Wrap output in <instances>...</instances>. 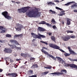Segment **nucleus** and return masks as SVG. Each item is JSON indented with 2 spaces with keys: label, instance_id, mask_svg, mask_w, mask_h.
<instances>
[{
  "label": "nucleus",
  "instance_id": "obj_1",
  "mask_svg": "<svg viewBox=\"0 0 77 77\" xmlns=\"http://www.w3.org/2000/svg\"><path fill=\"white\" fill-rule=\"evenodd\" d=\"M39 14V10L36 8L32 10H29L26 13L27 16L30 18H35L36 17L38 14Z\"/></svg>",
  "mask_w": 77,
  "mask_h": 77
},
{
  "label": "nucleus",
  "instance_id": "obj_2",
  "mask_svg": "<svg viewBox=\"0 0 77 77\" xmlns=\"http://www.w3.org/2000/svg\"><path fill=\"white\" fill-rule=\"evenodd\" d=\"M31 35H32V36H33V37L34 38H35V39L38 38L41 40L42 39L41 38H46L45 36L40 34L39 33L38 34V35L34 33H31Z\"/></svg>",
  "mask_w": 77,
  "mask_h": 77
},
{
  "label": "nucleus",
  "instance_id": "obj_3",
  "mask_svg": "<svg viewBox=\"0 0 77 77\" xmlns=\"http://www.w3.org/2000/svg\"><path fill=\"white\" fill-rule=\"evenodd\" d=\"M71 38H75V36L72 35L71 36L69 35H67L64 36L62 37V39H63L64 41H68L69 39Z\"/></svg>",
  "mask_w": 77,
  "mask_h": 77
},
{
  "label": "nucleus",
  "instance_id": "obj_4",
  "mask_svg": "<svg viewBox=\"0 0 77 77\" xmlns=\"http://www.w3.org/2000/svg\"><path fill=\"white\" fill-rule=\"evenodd\" d=\"M30 7H26L22 8L21 9H17V11H19V13H25L27 12V9L29 10Z\"/></svg>",
  "mask_w": 77,
  "mask_h": 77
},
{
  "label": "nucleus",
  "instance_id": "obj_5",
  "mask_svg": "<svg viewBox=\"0 0 77 77\" xmlns=\"http://www.w3.org/2000/svg\"><path fill=\"white\" fill-rule=\"evenodd\" d=\"M41 51H42V53H43L45 54H46V55H48V56L50 57H51L52 59H54V60H56V58L54 57L52 55L48 54V53L44 50L43 49H42L41 50Z\"/></svg>",
  "mask_w": 77,
  "mask_h": 77
},
{
  "label": "nucleus",
  "instance_id": "obj_6",
  "mask_svg": "<svg viewBox=\"0 0 77 77\" xmlns=\"http://www.w3.org/2000/svg\"><path fill=\"white\" fill-rule=\"evenodd\" d=\"M16 26L17 27L16 28V27H15V29H16V30H17V31L21 30V29L23 28V27H24L22 25L19 23L16 24Z\"/></svg>",
  "mask_w": 77,
  "mask_h": 77
},
{
  "label": "nucleus",
  "instance_id": "obj_7",
  "mask_svg": "<svg viewBox=\"0 0 77 77\" xmlns=\"http://www.w3.org/2000/svg\"><path fill=\"white\" fill-rule=\"evenodd\" d=\"M3 51L5 53H11L12 52V50L10 48H6L3 50Z\"/></svg>",
  "mask_w": 77,
  "mask_h": 77
},
{
  "label": "nucleus",
  "instance_id": "obj_8",
  "mask_svg": "<svg viewBox=\"0 0 77 77\" xmlns=\"http://www.w3.org/2000/svg\"><path fill=\"white\" fill-rule=\"evenodd\" d=\"M49 46L51 48H53L54 49H58V46L57 45L53 44H50L49 45Z\"/></svg>",
  "mask_w": 77,
  "mask_h": 77
},
{
  "label": "nucleus",
  "instance_id": "obj_9",
  "mask_svg": "<svg viewBox=\"0 0 77 77\" xmlns=\"http://www.w3.org/2000/svg\"><path fill=\"white\" fill-rule=\"evenodd\" d=\"M6 74L7 76H10V75H11L13 77H16L18 76V74L16 72L15 73H8Z\"/></svg>",
  "mask_w": 77,
  "mask_h": 77
},
{
  "label": "nucleus",
  "instance_id": "obj_10",
  "mask_svg": "<svg viewBox=\"0 0 77 77\" xmlns=\"http://www.w3.org/2000/svg\"><path fill=\"white\" fill-rule=\"evenodd\" d=\"M67 48H68L69 51V52L70 54H73L75 55L76 54V53L75 52H74V51L71 49V48L70 47H67Z\"/></svg>",
  "mask_w": 77,
  "mask_h": 77
},
{
  "label": "nucleus",
  "instance_id": "obj_11",
  "mask_svg": "<svg viewBox=\"0 0 77 77\" xmlns=\"http://www.w3.org/2000/svg\"><path fill=\"white\" fill-rule=\"evenodd\" d=\"M70 68H72L77 69V66L73 63L70 64Z\"/></svg>",
  "mask_w": 77,
  "mask_h": 77
},
{
  "label": "nucleus",
  "instance_id": "obj_12",
  "mask_svg": "<svg viewBox=\"0 0 77 77\" xmlns=\"http://www.w3.org/2000/svg\"><path fill=\"white\" fill-rule=\"evenodd\" d=\"M57 60H58L59 62H61L62 63V64H63V63L65 62V61L63 60L62 58H60V57H57Z\"/></svg>",
  "mask_w": 77,
  "mask_h": 77
},
{
  "label": "nucleus",
  "instance_id": "obj_13",
  "mask_svg": "<svg viewBox=\"0 0 77 77\" xmlns=\"http://www.w3.org/2000/svg\"><path fill=\"white\" fill-rule=\"evenodd\" d=\"M38 31H40V32H44V31H46V30L44 28L40 27H38Z\"/></svg>",
  "mask_w": 77,
  "mask_h": 77
},
{
  "label": "nucleus",
  "instance_id": "obj_14",
  "mask_svg": "<svg viewBox=\"0 0 77 77\" xmlns=\"http://www.w3.org/2000/svg\"><path fill=\"white\" fill-rule=\"evenodd\" d=\"M2 14L5 18L8 15V12L5 11L2 13Z\"/></svg>",
  "mask_w": 77,
  "mask_h": 77
},
{
  "label": "nucleus",
  "instance_id": "obj_15",
  "mask_svg": "<svg viewBox=\"0 0 77 77\" xmlns=\"http://www.w3.org/2000/svg\"><path fill=\"white\" fill-rule=\"evenodd\" d=\"M51 74H54V75H63V73H60L59 72H55L54 73H51Z\"/></svg>",
  "mask_w": 77,
  "mask_h": 77
},
{
  "label": "nucleus",
  "instance_id": "obj_16",
  "mask_svg": "<svg viewBox=\"0 0 77 77\" xmlns=\"http://www.w3.org/2000/svg\"><path fill=\"white\" fill-rule=\"evenodd\" d=\"M72 3H75V4H77V3H75V2H69L67 4H66L65 5V6H69V5H71Z\"/></svg>",
  "mask_w": 77,
  "mask_h": 77
},
{
  "label": "nucleus",
  "instance_id": "obj_17",
  "mask_svg": "<svg viewBox=\"0 0 77 77\" xmlns=\"http://www.w3.org/2000/svg\"><path fill=\"white\" fill-rule=\"evenodd\" d=\"M65 11H61V14H59L58 15L59 16H63V15H65Z\"/></svg>",
  "mask_w": 77,
  "mask_h": 77
},
{
  "label": "nucleus",
  "instance_id": "obj_18",
  "mask_svg": "<svg viewBox=\"0 0 77 77\" xmlns=\"http://www.w3.org/2000/svg\"><path fill=\"white\" fill-rule=\"evenodd\" d=\"M51 40L54 41V42H56V37L54 36H52L51 37Z\"/></svg>",
  "mask_w": 77,
  "mask_h": 77
},
{
  "label": "nucleus",
  "instance_id": "obj_19",
  "mask_svg": "<svg viewBox=\"0 0 77 77\" xmlns=\"http://www.w3.org/2000/svg\"><path fill=\"white\" fill-rule=\"evenodd\" d=\"M32 68H38V65L37 64H34L32 66Z\"/></svg>",
  "mask_w": 77,
  "mask_h": 77
},
{
  "label": "nucleus",
  "instance_id": "obj_20",
  "mask_svg": "<svg viewBox=\"0 0 77 77\" xmlns=\"http://www.w3.org/2000/svg\"><path fill=\"white\" fill-rule=\"evenodd\" d=\"M46 22L45 21H42L38 23V24H45Z\"/></svg>",
  "mask_w": 77,
  "mask_h": 77
},
{
  "label": "nucleus",
  "instance_id": "obj_21",
  "mask_svg": "<svg viewBox=\"0 0 77 77\" xmlns=\"http://www.w3.org/2000/svg\"><path fill=\"white\" fill-rule=\"evenodd\" d=\"M58 49H56L57 50H60V51H61L62 53H65V51H64L63 50H62V49L60 48V47L59 46H58Z\"/></svg>",
  "mask_w": 77,
  "mask_h": 77
},
{
  "label": "nucleus",
  "instance_id": "obj_22",
  "mask_svg": "<svg viewBox=\"0 0 77 77\" xmlns=\"http://www.w3.org/2000/svg\"><path fill=\"white\" fill-rule=\"evenodd\" d=\"M23 36V34H20V35H15L14 36V38H17V37H19V36Z\"/></svg>",
  "mask_w": 77,
  "mask_h": 77
},
{
  "label": "nucleus",
  "instance_id": "obj_23",
  "mask_svg": "<svg viewBox=\"0 0 77 77\" xmlns=\"http://www.w3.org/2000/svg\"><path fill=\"white\" fill-rule=\"evenodd\" d=\"M70 20V19H68L67 21V24L68 25H70L71 24V21H69Z\"/></svg>",
  "mask_w": 77,
  "mask_h": 77
},
{
  "label": "nucleus",
  "instance_id": "obj_24",
  "mask_svg": "<svg viewBox=\"0 0 77 77\" xmlns=\"http://www.w3.org/2000/svg\"><path fill=\"white\" fill-rule=\"evenodd\" d=\"M74 8H77V5L76 4H73L71 6V8L72 9Z\"/></svg>",
  "mask_w": 77,
  "mask_h": 77
},
{
  "label": "nucleus",
  "instance_id": "obj_25",
  "mask_svg": "<svg viewBox=\"0 0 77 77\" xmlns=\"http://www.w3.org/2000/svg\"><path fill=\"white\" fill-rule=\"evenodd\" d=\"M60 72V73H63V72H64L65 73H66V72H67V71L66 70L63 69L61 70Z\"/></svg>",
  "mask_w": 77,
  "mask_h": 77
},
{
  "label": "nucleus",
  "instance_id": "obj_26",
  "mask_svg": "<svg viewBox=\"0 0 77 77\" xmlns=\"http://www.w3.org/2000/svg\"><path fill=\"white\" fill-rule=\"evenodd\" d=\"M5 18H7V20H11L12 18V17H10V16L8 15L7 16H6L5 17Z\"/></svg>",
  "mask_w": 77,
  "mask_h": 77
},
{
  "label": "nucleus",
  "instance_id": "obj_27",
  "mask_svg": "<svg viewBox=\"0 0 77 77\" xmlns=\"http://www.w3.org/2000/svg\"><path fill=\"white\" fill-rule=\"evenodd\" d=\"M31 57V55L30 54H29L28 53H27L26 54L25 57Z\"/></svg>",
  "mask_w": 77,
  "mask_h": 77
},
{
  "label": "nucleus",
  "instance_id": "obj_28",
  "mask_svg": "<svg viewBox=\"0 0 77 77\" xmlns=\"http://www.w3.org/2000/svg\"><path fill=\"white\" fill-rule=\"evenodd\" d=\"M49 12H52L51 14H56V11H53L52 10H49Z\"/></svg>",
  "mask_w": 77,
  "mask_h": 77
},
{
  "label": "nucleus",
  "instance_id": "obj_29",
  "mask_svg": "<svg viewBox=\"0 0 77 77\" xmlns=\"http://www.w3.org/2000/svg\"><path fill=\"white\" fill-rule=\"evenodd\" d=\"M5 36L7 38H11L12 35L9 34H7L5 35Z\"/></svg>",
  "mask_w": 77,
  "mask_h": 77
},
{
  "label": "nucleus",
  "instance_id": "obj_30",
  "mask_svg": "<svg viewBox=\"0 0 77 77\" xmlns=\"http://www.w3.org/2000/svg\"><path fill=\"white\" fill-rule=\"evenodd\" d=\"M8 45L10 46V47L12 48V49H14L15 48V45Z\"/></svg>",
  "mask_w": 77,
  "mask_h": 77
},
{
  "label": "nucleus",
  "instance_id": "obj_31",
  "mask_svg": "<svg viewBox=\"0 0 77 77\" xmlns=\"http://www.w3.org/2000/svg\"><path fill=\"white\" fill-rule=\"evenodd\" d=\"M71 54H68L66 53H65L64 54V55L66 56V57H67V56H69Z\"/></svg>",
  "mask_w": 77,
  "mask_h": 77
},
{
  "label": "nucleus",
  "instance_id": "obj_32",
  "mask_svg": "<svg viewBox=\"0 0 77 77\" xmlns=\"http://www.w3.org/2000/svg\"><path fill=\"white\" fill-rule=\"evenodd\" d=\"M15 48H16V49H17V50L19 49V50H21V48L20 47H16V45H15Z\"/></svg>",
  "mask_w": 77,
  "mask_h": 77
},
{
  "label": "nucleus",
  "instance_id": "obj_33",
  "mask_svg": "<svg viewBox=\"0 0 77 77\" xmlns=\"http://www.w3.org/2000/svg\"><path fill=\"white\" fill-rule=\"evenodd\" d=\"M26 54H23V53H22L20 55L21 56H22V57H26Z\"/></svg>",
  "mask_w": 77,
  "mask_h": 77
},
{
  "label": "nucleus",
  "instance_id": "obj_34",
  "mask_svg": "<svg viewBox=\"0 0 77 77\" xmlns=\"http://www.w3.org/2000/svg\"><path fill=\"white\" fill-rule=\"evenodd\" d=\"M70 64L69 63H66V65H64V66H66V67H70Z\"/></svg>",
  "mask_w": 77,
  "mask_h": 77
},
{
  "label": "nucleus",
  "instance_id": "obj_35",
  "mask_svg": "<svg viewBox=\"0 0 77 77\" xmlns=\"http://www.w3.org/2000/svg\"><path fill=\"white\" fill-rule=\"evenodd\" d=\"M40 42H42V43H44V44H46V45H48V43L45 42H43L42 41H40Z\"/></svg>",
  "mask_w": 77,
  "mask_h": 77
},
{
  "label": "nucleus",
  "instance_id": "obj_36",
  "mask_svg": "<svg viewBox=\"0 0 77 77\" xmlns=\"http://www.w3.org/2000/svg\"><path fill=\"white\" fill-rule=\"evenodd\" d=\"M51 22L52 23H56V21L54 19H52L51 21Z\"/></svg>",
  "mask_w": 77,
  "mask_h": 77
},
{
  "label": "nucleus",
  "instance_id": "obj_37",
  "mask_svg": "<svg viewBox=\"0 0 77 77\" xmlns=\"http://www.w3.org/2000/svg\"><path fill=\"white\" fill-rule=\"evenodd\" d=\"M56 9H58V10H60V11H62V10H63V9H62V8H60L58 7H56Z\"/></svg>",
  "mask_w": 77,
  "mask_h": 77
},
{
  "label": "nucleus",
  "instance_id": "obj_38",
  "mask_svg": "<svg viewBox=\"0 0 77 77\" xmlns=\"http://www.w3.org/2000/svg\"><path fill=\"white\" fill-rule=\"evenodd\" d=\"M15 42V40L14 39H11L10 40V42H11V43H14Z\"/></svg>",
  "mask_w": 77,
  "mask_h": 77
},
{
  "label": "nucleus",
  "instance_id": "obj_39",
  "mask_svg": "<svg viewBox=\"0 0 77 77\" xmlns=\"http://www.w3.org/2000/svg\"><path fill=\"white\" fill-rule=\"evenodd\" d=\"M67 32L68 33H73V32H74L72 31L68 30V31H67Z\"/></svg>",
  "mask_w": 77,
  "mask_h": 77
},
{
  "label": "nucleus",
  "instance_id": "obj_40",
  "mask_svg": "<svg viewBox=\"0 0 77 77\" xmlns=\"http://www.w3.org/2000/svg\"><path fill=\"white\" fill-rule=\"evenodd\" d=\"M2 31H1L0 32L1 33H5L6 32V31L5 30H2Z\"/></svg>",
  "mask_w": 77,
  "mask_h": 77
},
{
  "label": "nucleus",
  "instance_id": "obj_41",
  "mask_svg": "<svg viewBox=\"0 0 77 77\" xmlns=\"http://www.w3.org/2000/svg\"><path fill=\"white\" fill-rule=\"evenodd\" d=\"M35 58L33 57H31L30 58V60H35Z\"/></svg>",
  "mask_w": 77,
  "mask_h": 77
},
{
  "label": "nucleus",
  "instance_id": "obj_42",
  "mask_svg": "<svg viewBox=\"0 0 77 77\" xmlns=\"http://www.w3.org/2000/svg\"><path fill=\"white\" fill-rule=\"evenodd\" d=\"M52 28L54 29H57V27L55 25H54L52 26Z\"/></svg>",
  "mask_w": 77,
  "mask_h": 77
},
{
  "label": "nucleus",
  "instance_id": "obj_43",
  "mask_svg": "<svg viewBox=\"0 0 77 77\" xmlns=\"http://www.w3.org/2000/svg\"><path fill=\"white\" fill-rule=\"evenodd\" d=\"M5 29V28H4L3 26H0V30H2V29Z\"/></svg>",
  "mask_w": 77,
  "mask_h": 77
},
{
  "label": "nucleus",
  "instance_id": "obj_44",
  "mask_svg": "<svg viewBox=\"0 0 77 77\" xmlns=\"http://www.w3.org/2000/svg\"><path fill=\"white\" fill-rule=\"evenodd\" d=\"M51 68H52V66H48V69H51Z\"/></svg>",
  "mask_w": 77,
  "mask_h": 77
},
{
  "label": "nucleus",
  "instance_id": "obj_45",
  "mask_svg": "<svg viewBox=\"0 0 77 77\" xmlns=\"http://www.w3.org/2000/svg\"><path fill=\"white\" fill-rule=\"evenodd\" d=\"M45 24H46V25H47L48 26H51L50 24L48 23H46V22Z\"/></svg>",
  "mask_w": 77,
  "mask_h": 77
},
{
  "label": "nucleus",
  "instance_id": "obj_46",
  "mask_svg": "<svg viewBox=\"0 0 77 77\" xmlns=\"http://www.w3.org/2000/svg\"><path fill=\"white\" fill-rule=\"evenodd\" d=\"M54 2H56L57 3H59L60 2H59V1L58 0H55L54 1Z\"/></svg>",
  "mask_w": 77,
  "mask_h": 77
},
{
  "label": "nucleus",
  "instance_id": "obj_47",
  "mask_svg": "<svg viewBox=\"0 0 77 77\" xmlns=\"http://www.w3.org/2000/svg\"><path fill=\"white\" fill-rule=\"evenodd\" d=\"M72 61H75L77 62V59H72L71 60Z\"/></svg>",
  "mask_w": 77,
  "mask_h": 77
},
{
  "label": "nucleus",
  "instance_id": "obj_48",
  "mask_svg": "<svg viewBox=\"0 0 77 77\" xmlns=\"http://www.w3.org/2000/svg\"><path fill=\"white\" fill-rule=\"evenodd\" d=\"M48 72H45L43 73V74H48Z\"/></svg>",
  "mask_w": 77,
  "mask_h": 77
},
{
  "label": "nucleus",
  "instance_id": "obj_49",
  "mask_svg": "<svg viewBox=\"0 0 77 77\" xmlns=\"http://www.w3.org/2000/svg\"><path fill=\"white\" fill-rule=\"evenodd\" d=\"M48 34L49 35V36H51V35H52V33L51 32H48Z\"/></svg>",
  "mask_w": 77,
  "mask_h": 77
},
{
  "label": "nucleus",
  "instance_id": "obj_50",
  "mask_svg": "<svg viewBox=\"0 0 77 77\" xmlns=\"http://www.w3.org/2000/svg\"><path fill=\"white\" fill-rule=\"evenodd\" d=\"M29 72L30 73H32V72H33V70H30L29 71Z\"/></svg>",
  "mask_w": 77,
  "mask_h": 77
},
{
  "label": "nucleus",
  "instance_id": "obj_51",
  "mask_svg": "<svg viewBox=\"0 0 77 77\" xmlns=\"http://www.w3.org/2000/svg\"><path fill=\"white\" fill-rule=\"evenodd\" d=\"M14 42L15 44H18V42L16 41L15 40Z\"/></svg>",
  "mask_w": 77,
  "mask_h": 77
},
{
  "label": "nucleus",
  "instance_id": "obj_52",
  "mask_svg": "<svg viewBox=\"0 0 77 77\" xmlns=\"http://www.w3.org/2000/svg\"><path fill=\"white\" fill-rule=\"evenodd\" d=\"M10 62H11V63H12V62H14V60H13L11 59L10 60Z\"/></svg>",
  "mask_w": 77,
  "mask_h": 77
},
{
  "label": "nucleus",
  "instance_id": "obj_53",
  "mask_svg": "<svg viewBox=\"0 0 77 77\" xmlns=\"http://www.w3.org/2000/svg\"><path fill=\"white\" fill-rule=\"evenodd\" d=\"M3 71V70L2 69H0V72H2Z\"/></svg>",
  "mask_w": 77,
  "mask_h": 77
},
{
  "label": "nucleus",
  "instance_id": "obj_54",
  "mask_svg": "<svg viewBox=\"0 0 77 77\" xmlns=\"http://www.w3.org/2000/svg\"><path fill=\"white\" fill-rule=\"evenodd\" d=\"M3 40H0V42H1V43H3Z\"/></svg>",
  "mask_w": 77,
  "mask_h": 77
},
{
  "label": "nucleus",
  "instance_id": "obj_55",
  "mask_svg": "<svg viewBox=\"0 0 77 77\" xmlns=\"http://www.w3.org/2000/svg\"><path fill=\"white\" fill-rule=\"evenodd\" d=\"M51 3H52V2H48V5H50V4H51Z\"/></svg>",
  "mask_w": 77,
  "mask_h": 77
},
{
  "label": "nucleus",
  "instance_id": "obj_56",
  "mask_svg": "<svg viewBox=\"0 0 77 77\" xmlns=\"http://www.w3.org/2000/svg\"><path fill=\"white\" fill-rule=\"evenodd\" d=\"M73 11L74 12H77V10H74Z\"/></svg>",
  "mask_w": 77,
  "mask_h": 77
},
{
  "label": "nucleus",
  "instance_id": "obj_57",
  "mask_svg": "<svg viewBox=\"0 0 77 77\" xmlns=\"http://www.w3.org/2000/svg\"><path fill=\"white\" fill-rule=\"evenodd\" d=\"M16 3H17V4H20V2H16Z\"/></svg>",
  "mask_w": 77,
  "mask_h": 77
},
{
  "label": "nucleus",
  "instance_id": "obj_58",
  "mask_svg": "<svg viewBox=\"0 0 77 77\" xmlns=\"http://www.w3.org/2000/svg\"><path fill=\"white\" fill-rule=\"evenodd\" d=\"M16 60L17 61H19V60H20L19 59H17Z\"/></svg>",
  "mask_w": 77,
  "mask_h": 77
},
{
  "label": "nucleus",
  "instance_id": "obj_59",
  "mask_svg": "<svg viewBox=\"0 0 77 77\" xmlns=\"http://www.w3.org/2000/svg\"><path fill=\"white\" fill-rule=\"evenodd\" d=\"M35 41V39H33L32 40V42H33L34 41Z\"/></svg>",
  "mask_w": 77,
  "mask_h": 77
},
{
  "label": "nucleus",
  "instance_id": "obj_60",
  "mask_svg": "<svg viewBox=\"0 0 77 77\" xmlns=\"http://www.w3.org/2000/svg\"><path fill=\"white\" fill-rule=\"evenodd\" d=\"M45 68H46V69H48V66L47 67H44Z\"/></svg>",
  "mask_w": 77,
  "mask_h": 77
},
{
  "label": "nucleus",
  "instance_id": "obj_61",
  "mask_svg": "<svg viewBox=\"0 0 77 77\" xmlns=\"http://www.w3.org/2000/svg\"><path fill=\"white\" fill-rule=\"evenodd\" d=\"M11 2H12V3H14V2H15L13 1H11Z\"/></svg>",
  "mask_w": 77,
  "mask_h": 77
},
{
  "label": "nucleus",
  "instance_id": "obj_62",
  "mask_svg": "<svg viewBox=\"0 0 77 77\" xmlns=\"http://www.w3.org/2000/svg\"><path fill=\"white\" fill-rule=\"evenodd\" d=\"M62 24H64V22H62Z\"/></svg>",
  "mask_w": 77,
  "mask_h": 77
},
{
  "label": "nucleus",
  "instance_id": "obj_63",
  "mask_svg": "<svg viewBox=\"0 0 77 77\" xmlns=\"http://www.w3.org/2000/svg\"><path fill=\"white\" fill-rule=\"evenodd\" d=\"M27 63V61H26L24 63L25 64H26V63Z\"/></svg>",
  "mask_w": 77,
  "mask_h": 77
},
{
  "label": "nucleus",
  "instance_id": "obj_64",
  "mask_svg": "<svg viewBox=\"0 0 77 77\" xmlns=\"http://www.w3.org/2000/svg\"><path fill=\"white\" fill-rule=\"evenodd\" d=\"M43 48H44V49H45V48L44 47H43Z\"/></svg>",
  "mask_w": 77,
  "mask_h": 77
}]
</instances>
